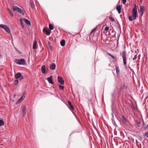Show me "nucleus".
<instances>
[{
  "label": "nucleus",
  "instance_id": "obj_6",
  "mask_svg": "<svg viewBox=\"0 0 148 148\" xmlns=\"http://www.w3.org/2000/svg\"><path fill=\"white\" fill-rule=\"evenodd\" d=\"M121 118L122 121L124 124H126L127 122V119L123 115H122Z\"/></svg>",
  "mask_w": 148,
  "mask_h": 148
},
{
  "label": "nucleus",
  "instance_id": "obj_13",
  "mask_svg": "<svg viewBox=\"0 0 148 148\" xmlns=\"http://www.w3.org/2000/svg\"><path fill=\"white\" fill-rule=\"evenodd\" d=\"M27 110V108L26 107L24 106L22 114L24 116L26 114V111Z\"/></svg>",
  "mask_w": 148,
  "mask_h": 148
},
{
  "label": "nucleus",
  "instance_id": "obj_19",
  "mask_svg": "<svg viewBox=\"0 0 148 148\" xmlns=\"http://www.w3.org/2000/svg\"><path fill=\"white\" fill-rule=\"evenodd\" d=\"M60 44L63 47L64 46L65 44V40H62L60 42Z\"/></svg>",
  "mask_w": 148,
  "mask_h": 148
},
{
  "label": "nucleus",
  "instance_id": "obj_5",
  "mask_svg": "<svg viewBox=\"0 0 148 148\" xmlns=\"http://www.w3.org/2000/svg\"><path fill=\"white\" fill-rule=\"evenodd\" d=\"M58 82L62 85H64V81L62 78L60 76H58Z\"/></svg>",
  "mask_w": 148,
  "mask_h": 148
},
{
  "label": "nucleus",
  "instance_id": "obj_27",
  "mask_svg": "<svg viewBox=\"0 0 148 148\" xmlns=\"http://www.w3.org/2000/svg\"><path fill=\"white\" fill-rule=\"evenodd\" d=\"M109 20L113 22L115 21L114 19L111 16H110L109 17Z\"/></svg>",
  "mask_w": 148,
  "mask_h": 148
},
{
  "label": "nucleus",
  "instance_id": "obj_8",
  "mask_svg": "<svg viewBox=\"0 0 148 148\" xmlns=\"http://www.w3.org/2000/svg\"><path fill=\"white\" fill-rule=\"evenodd\" d=\"M25 93H24L22 95V96L20 98V99H19V100H18V101H17L16 104H18V103H19V102H20L21 101H22L23 100V99L25 98Z\"/></svg>",
  "mask_w": 148,
  "mask_h": 148
},
{
  "label": "nucleus",
  "instance_id": "obj_30",
  "mask_svg": "<svg viewBox=\"0 0 148 148\" xmlns=\"http://www.w3.org/2000/svg\"><path fill=\"white\" fill-rule=\"evenodd\" d=\"M136 122L137 123V124L138 125H140V121L139 120H136Z\"/></svg>",
  "mask_w": 148,
  "mask_h": 148
},
{
  "label": "nucleus",
  "instance_id": "obj_36",
  "mask_svg": "<svg viewBox=\"0 0 148 148\" xmlns=\"http://www.w3.org/2000/svg\"><path fill=\"white\" fill-rule=\"evenodd\" d=\"M123 3V4H125L126 3V0H122Z\"/></svg>",
  "mask_w": 148,
  "mask_h": 148
},
{
  "label": "nucleus",
  "instance_id": "obj_11",
  "mask_svg": "<svg viewBox=\"0 0 148 148\" xmlns=\"http://www.w3.org/2000/svg\"><path fill=\"white\" fill-rule=\"evenodd\" d=\"M56 67V65L54 63H52L50 66V68L51 70H54Z\"/></svg>",
  "mask_w": 148,
  "mask_h": 148
},
{
  "label": "nucleus",
  "instance_id": "obj_39",
  "mask_svg": "<svg viewBox=\"0 0 148 148\" xmlns=\"http://www.w3.org/2000/svg\"><path fill=\"white\" fill-rule=\"evenodd\" d=\"M1 55H0V58H1Z\"/></svg>",
  "mask_w": 148,
  "mask_h": 148
},
{
  "label": "nucleus",
  "instance_id": "obj_3",
  "mask_svg": "<svg viewBox=\"0 0 148 148\" xmlns=\"http://www.w3.org/2000/svg\"><path fill=\"white\" fill-rule=\"evenodd\" d=\"M14 62L18 64L25 65V60L24 59H16Z\"/></svg>",
  "mask_w": 148,
  "mask_h": 148
},
{
  "label": "nucleus",
  "instance_id": "obj_12",
  "mask_svg": "<svg viewBox=\"0 0 148 148\" xmlns=\"http://www.w3.org/2000/svg\"><path fill=\"white\" fill-rule=\"evenodd\" d=\"M121 7L120 5H118L116 7V10L119 13V14H120L121 12Z\"/></svg>",
  "mask_w": 148,
  "mask_h": 148
},
{
  "label": "nucleus",
  "instance_id": "obj_15",
  "mask_svg": "<svg viewBox=\"0 0 148 148\" xmlns=\"http://www.w3.org/2000/svg\"><path fill=\"white\" fill-rule=\"evenodd\" d=\"M145 10V8L143 6H141L139 7V9L138 10V11L140 12H144Z\"/></svg>",
  "mask_w": 148,
  "mask_h": 148
},
{
  "label": "nucleus",
  "instance_id": "obj_17",
  "mask_svg": "<svg viewBox=\"0 0 148 148\" xmlns=\"http://www.w3.org/2000/svg\"><path fill=\"white\" fill-rule=\"evenodd\" d=\"M115 68H116V73L117 75H119V74L120 73V71L119 69V68L118 66L116 65L115 66Z\"/></svg>",
  "mask_w": 148,
  "mask_h": 148
},
{
  "label": "nucleus",
  "instance_id": "obj_18",
  "mask_svg": "<svg viewBox=\"0 0 148 148\" xmlns=\"http://www.w3.org/2000/svg\"><path fill=\"white\" fill-rule=\"evenodd\" d=\"M41 71L43 73H45V66L44 65H43L41 68Z\"/></svg>",
  "mask_w": 148,
  "mask_h": 148
},
{
  "label": "nucleus",
  "instance_id": "obj_2",
  "mask_svg": "<svg viewBox=\"0 0 148 148\" xmlns=\"http://www.w3.org/2000/svg\"><path fill=\"white\" fill-rule=\"evenodd\" d=\"M121 54L123 60V64L124 65H125L127 64V54L125 51H123L122 52Z\"/></svg>",
  "mask_w": 148,
  "mask_h": 148
},
{
  "label": "nucleus",
  "instance_id": "obj_20",
  "mask_svg": "<svg viewBox=\"0 0 148 148\" xmlns=\"http://www.w3.org/2000/svg\"><path fill=\"white\" fill-rule=\"evenodd\" d=\"M17 11L20 13L22 14L23 15L24 14V12L20 8H18Z\"/></svg>",
  "mask_w": 148,
  "mask_h": 148
},
{
  "label": "nucleus",
  "instance_id": "obj_7",
  "mask_svg": "<svg viewBox=\"0 0 148 148\" xmlns=\"http://www.w3.org/2000/svg\"><path fill=\"white\" fill-rule=\"evenodd\" d=\"M47 80L48 81V82L50 84H53V82L52 81V76H50L49 77H48L47 78Z\"/></svg>",
  "mask_w": 148,
  "mask_h": 148
},
{
  "label": "nucleus",
  "instance_id": "obj_9",
  "mask_svg": "<svg viewBox=\"0 0 148 148\" xmlns=\"http://www.w3.org/2000/svg\"><path fill=\"white\" fill-rule=\"evenodd\" d=\"M22 19L27 25H29V26L31 25V23L29 20L24 18H23Z\"/></svg>",
  "mask_w": 148,
  "mask_h": 148
},
{
  "label": "nucleus",
  "instance_id": "obj_33",
  "mask_svg": "<svg viewBox=\"0 0 148 148\" xmlns=\"http://www.w3.org/2000/svg\"><path fill=\"white\" fill-rule=\"evenodd\" d=\"M137 55H135L134 57L133 58V60H136L137 59Z\"/></svg>",
  "mask_w": 148,
  "mask_h": 148
},
{
  "label": "nucleus",
  "instance_id": "obj_1",
  "mask_svg": "<svg viewBox=\"0 0 148 148\" xmlns=\"http://www.w3.org/2000/svg\"><path fill=\"white\" fill-rule=\"evenodd\" d=\"M132 16H128L129 20L130 21H132L133 20H135L137 17V9L136 5L134 4V8L132 9Z\"/></svg>",
  "mask_w": 148,
  "mask_h": 148
},
{
  "label": "nucleus",
  "instance_id": "obj_10",
  "mask_svg": "<svg viewBox=\"0 0 148 148\" xmlns=\"http://www.w3.org/2000/svg\"><path fill=\"white\" fill-rule=\"evenodd\" d=\"M68 104L70 107V109L71 111H73L74 110L73 106L72 105L71 102L69 101L68 102Z\"/></svg>",
  "mask_w": 148,
  "mask_h": 148
},
{
  "label": "nucleus",
  "instance_id": "obj_29",
  "mask_svg": "<svg viewBox=\"0 0 148 148\" xmlns=\"http://www.w3.org/2000/svg\"><path fill=\"white\" fill-rule=\"evenodd\" d=\"M18 80H15L14 81V84L15 85H16L18 84Z\"/></svg>",
  "mask_w": 148,
  "mask_h": 148
},
{
  "label": "nucleus",
  "instance_id": "obj_28",
  "mask_svg": "<svg viewBox=\"0 0 148 148\" xmlns=\"http://www.w3.org/2000/svg\"><path fill=\"white\" fill-rule=\"evenodd\" d=\"M22 19H20L19 20L20 22V24L21 25V26L22 27H24V25H23V22H22Z\"/></svg>",
  "mask_w": 148,
  "mask_h": 148
},
{
  "label": "nucleus",
  "instance_id": "obj_31",
  "mask_svg": "<svg viewBox=\"0 0 148 148\" xmlns=\"http://www.w3.org/2000/svg\"><path fill=\"white\" fill-rule=\"evenodd\" d=\"M59 88L60 90H62L63 88V87L62 86L59 85Z\"/></svg>",
  "mask_w": 148,
  "mask_h": 148
},
{
  "label": "nucleus",
  "instance_id": "obj_37",
  "mask_svg": "<svg viewBox=\"0 0 148 148\" xmlns=\"http://www.w3.org/2000/svg\"><path fill=\"white\" fill-rule=\"evenodd\" d=\"M140 12V15L141 16H142L143 15L144 12Z\"/></svg>",
  "mask_w": 148,
  "mask_h": 148
},
{
  "label": "nucleus",
  "instance_id": "obj_24",
  "mask_svg": "<svg viewBox=\"0 0 148 148\" xmlns=\"http://www.w3.org/2000/svg\"><path fill=\"white\" fill-rule=\"evenodd\" d=\"M49 28L51 30H53L54 29V27L52 24H50L49 25Z\"/></svg>",
  "mask_w": 148,
  "mask_h": 148
},
{
  "label": "nucleus",
  "instance_id": "obj_32",
  "mask_svg": "<svg viewBox=\"0 0 148 148\" xmlns=\"http://www.w3.org/2000/svg\"><path fill=\"white\" fill-rule=\"evenodd\" d=\"M109 29V27H106L104 29V30L106 31H107Z\"/></svg>",
  "mask_w": 148,
  "mask_h": 148
},
{
  "label": "nucleus",
  "instance_id": "obj_34",
  "mask_svg": "<svg viewBox=\"0 0 148 148\" xmlns=\"http://www.w3.org/2000/svg\"><path fill=\"white\" fill-rule=\"evenodd\" d=\"M145 135L147 138H148V132L145 133Z\"/></svg>",
  "mask_w": 148,
  "mask_h": 148
},
{
  "label": "nucleus",
  "instance_id": "obj_4",
  "mask_svg": "<svg viewBox=\"0 0 148 148\" xmlns=\"http://www.w3.org/2000/svg\"><path fill=\"white\" fill-rule=\"evenodd\" d=\"M0 28H2L6 32L9 33H10V29L9 27L6 25H4L3 24L0 25Z\"/></svg>",
  "mask_w": 148,
  "mask_h": 148
},
{
  "label": "nucleus",
  "instance_id": "obj_21",
  "mask_svg": "<svg viewBox=\"0 0 148 148\" xmlns=\"http://www.w3.org/2000/svg\"><path fill=\"white\" fill-rule=\"evenodd\" d=\"M21 75V74L20 73L18 72L15 75V77L16 78L18 79L19 78Z\"/></svg>",
  "mask_w": 148,
  "mask_h": 148
},
{
  "label": "nucleus",
  "instance_id": "obj_14",
  "mask_svg": "<svg viewBox=\"0 0 148 148\" xmlns=\"http://www.w3.org/2000/svg\"><path fill=\"white\" fill-rule=\"evenodd\" d=\"M43 31L46 32L47 34H49L51 33V31L49 30H47L45 28H44L43 29Z\"/></svg>",
  "mask_w": 148,
  "mask_h": 148
},
{
  "label": "nucleus",
  "instance_id": "obj_22",
  "mask_svg": "<svg viewBox=\"0 0 148 148\" xmlns=\"http://www.w3.org/2000/svg\"><path fill=\"white\" fill-rule=\"evenodd\" d=\"M108 54L109 56H111V57L113 59H114V60H115L116 61L117 60V59H116V56H115L112 55H111L110 54L108 53Z\"/></svg>",
  "mask_w": 148,
  "mask_h": 148
},
{
  "label": "nucleus",
  "instance_id": "obj_25",
  "mask_svg": "<svg viewBox=\"0 0 148 148\" xmlns=\"http://www.w3.org/2000/svg\"><path fill=\"white\" fill-rule=\"evenodd\" d=\"M18 7L16 6H13V11H15L16 10H18Z\"/></svg>",
  "mask_w": 148,
  "mask_h": 148
},
{
  "label": "nucleus",
  "instance_id": "obj_26",
  "mask_svg": "<svg viewBox=\"0 0 148 148\" xmlns=\"http://www.w3.org/2000/svg\"><path fill=\"white\" fill-rule=\"evenodd\" d=\"M4 122L2 120H0V126L4 125Z\"/></svg>",
  "mask_w": 148,
  "mask_h": 148
},
{
  "label": "nucleus",
  "instance_id": "obj_23",
  "mask_svg": "<svg viewBox=\"0 0 148 148\" xmlns=\"http://www.w3.org/2000/svg\"><path fill=\"white\" fill-rule=\"evenodd\" d=\"M8 10L9 11V13L10 14V16L13 17V12L9 8H8Z\"/></svg>",
  "mask_w": 148,
  "mask_h": 148
},
{
  "label": "nucleus",
  "instance_id": "obj_38",
  "mask_svg": "<svg viewBox=\"0 0 148 148\" xmlns=\"http://www.w3.org/2000/svg\"><path fill=\"white\" fill-rule=\"evenodd\" d=\"M95 29H93L92 31H91V33H92L95 30Z\"/></svg>",
  "mask_w": 148,
  "mask_h": 148
},
{
  "label": "nucleus",
  "instance_id": "obj_35",
  "mask_svg": "<svg viewBox=\"0 0 148 148\" xmlns=\"http://www.w3.org/2000/svg\"><path fill=\"white\" fill-rule=\"evenodd\" d=\"M30 6L31 8H32L34 7V4L33 3H31L30 4Z\"/></svg>",
  "mask_w": 148,
  "mask_h": 148
},
{
  "label": "nucleus",
  "instance_id": "obj_16",
  "mask_svg": "<svg viewBox=\"0 0 148 148\" xmlns=\"http://www.w3.org/2000/svg\"><path fill=\"white\" fill-rule=\"evenodd\" d=\"M37 44V42L35 40L33 42V49H35L36 48V45Z\"/></svg>",
  "mask_w": 148,
  "mask_h": 148
},
{
  "label": "nucleus",
  "instance_id": "obj_40",
  "mask_svg": "<svg viewBox=\"0 0 148 148\" xmlns=\"http://www.w3.org/2000/svg\"><path fill=\"white\" fill-rule=\"evenodd\" d=\"M147 127H148V124H147Z\"/></svg>",
  "mask_w": 148,
  "mask_h": 148
}]
</instances>
